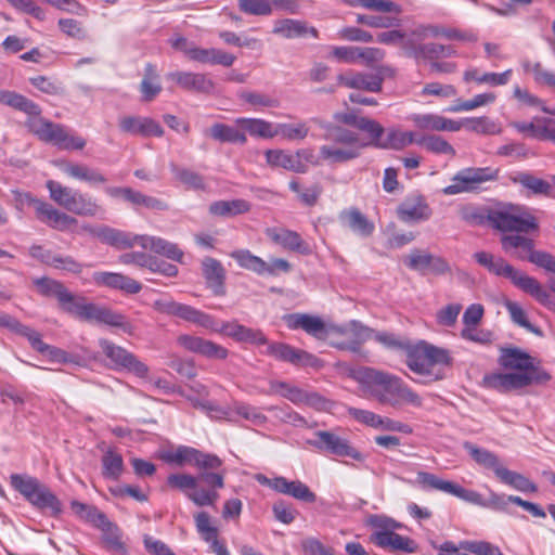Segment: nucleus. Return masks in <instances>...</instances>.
<instances>
[{"mask_svg":"<svg viewBox=\"0 0 555 555\" xmlns=\"http://www.w3.org/2000/svg\"><path fill=\"white\" fill-rule=\"evenodd\" d=\"M310 446L328 451H351L347 441L332 431H318L314 438L308 441Z\"/></svg>","mask_w":555,"mask_h":555,"instance_id":"42","label":"nucleus"},{"mask_svg":"<svg viewBox=\"0 0 555 555\" xmlns=\"http://www.w3.org/2000/svg\"><path fill=\"white\" fill-rule=\"evenodd\" d=\"M404 264L422 274L444 275L451 273V266L443 257L421 249H412Z\"/></svg>","mask_w":555,"mask_h":555,"instance_id":"11","label":"nucleus"},{"mask_svg":"<svg viewBox=\"0 0 555 555\" xmlns=\"http://www.w3.org/2000/svg\"><path fill=\"white\" fill-rule=\"evenodd\" d=\"M92 279L98 285L119 289L126 294L134 295L142 289V285L138 281L121 273L94 272Z\"/></svg>","mask_w":555,"mask_h":555,"instance_id":"26","label":"nucleus"},{"mask_svg":"<svg viewBox=\"0 0 555 555\" xmlns=\"http://www.w3.org/2000/svg\"><path fill=\"white\" fill-rule=\"evenodd\" d=\"M195 525L202 539L208 543L218 538V529L210 524V516L206 512L195 515Z\"/></svg>","mask_w":555,"mask_h":555,"instance_id":"61","label":"nucleus"},{"mask_svg":"<svg viewBox=\"0 0 555 555\" xmlns=\"http://www.w3.org/2000/svg\"><path fill=\"white\" fill-rule=\"evenodd\" d=\"M325 139L332 144L320 147V158L330 164H341L356 159L361 150L369 143L361 141L359 134L340 126L328 125L325 127Z\"/></svg>","mask_w":555,"mask_h":555,"instance_id":"5","label":"nucleus"},{"mask_svg":"<svg viewBox=\"0 0 555 555\" xmlns=\"http://www.w3.org/2000/svg\"><path fill=\"white\" fill-rule=\"evenodd\" d=\"M82 321L103 323L122 330H126L129 325L124 314L92 302L87 304Z\"/></svg>","mask_w":555,"mask_h":555,"instance_id":"22","label":"nucleus"},{"mask_svg":"<svg viewBox=\"0 0 555 555\" xmlns=\"http://www.w3.org/2000/svg\"><path fill=\"white\" fill-rule=\"evenodd\" d=\"M34 284L36 285L38 292L42 296L47 297H55L57 301L65 295L67 288L60 281L50 279V278H38L34 280Z\"/></svg>","mask_w":555,"mask_h":555,"instance_id":"57","label":"nucleus"},{"mask_svg":"<svg viewBox=\"0 0 555 555\" xmlns=\"http://www.w3.org/2000/svg\"><path fill=\"white\" fill-rule=\"evenodd\" d=\"M166 78L186 91L210 93L214 90V82L205 74L176 70Z\"/></svg>","mask_w":555,"mask_h":555,"instance_id":"19","label":"nucleus"},{"mask_svg":"<svg viewBox=\"0 0 555 555\" xmlns=\"http://www.w3.org/2000/svg\"><path fill=\"white\" fill-rule=\"evenodd\" d=\"M518 210V207L489 209V224L501 232L528 233L537 230L535 218L530 214H517Z\"/></svg>","mask_w":555,"mask_h":555,"instance_id":"9","label":"nucleus"},{"mask_svg":"<svg viewBox=\"0 0 555 555\" xmlns=\"http://www.w3.org/2000/svg\"><path fill=\"white\" fill-rule=\"evenodd\" d=\"M504 306L509 313L511 320L515 324L526 328L528 332L537 336H543V332L541 331V328L529 322L527 312L521 308L519 304L507 300L505 301Z\"/></svg>","mask_w":555,"mask_h":555,"instance_id":"49","label":"nucleus"},{"mask_svg":"<svg viewBox=\"0 0 555 555\" xmlns=\"http://www.w3.org/2000/svg\"><path fill=\"white\" fill-rule=\"evenodd\" d=\"M272 33L285 39L301 38L308 35L313 38L318 37L317 28L308 26L306 22L292 18L276 21Z\"/></svg>","mask_w":555,"mask_h":555,"instance_id":"30","label":"nucleus"},{"mask_svg":"<svg viewBox=\"0 0 555 555\" xmlns=\"http://www.w3.org/2000/svg\"><path fill=\"white\" fill-rule=\"evenodd\" d=\"M533 360L534 359L527 352L517 348L504 349L500 358L501 364L504 367L516 370L518 372H522L525 369H530Z\"/></svg>","mask_w":555,"mask_h":555,"instance_id":"41","label":"nucleus"},{"mask_svg":"<svg viewBox=\"0 0 555 555\" xmlns=\"http://www.w3.org/2000/svg\"><path fill=\"white\" fill-rule=\"evenodd\" d=\"M348 375L360 385L366 397L380 404L392 408H400L403 404L414 408L423 405L422 397L396 375L367 366L350 367Z\"/></svg>","mask_w":555,"mask_h":555,"instance_id":"1","label":"nucleus"},{"mask_svg":"<svg viewBox=\"0 0 555 555\" xmlns=\"http://www.w3.org/2000/svg\"><path fill=\"white\" fill-rule=\"evenodd\" d=\"M417 140L418 139H416L415 134L411 131L390 129L387 133V137L384 139L383 143L378 144L379 149L401 151L413 143L417 144Z\"/></svg>","mask_w":555,"mask_h":555,"instance_id":"47","label":"nucleus"},{"mask_svg":"<svg viewBox=\"0 0 555 555\" xmlns=\"http://www.w3.org/2000/svg\"><path fill=\"white\" fill-rule=\"evenodd\" d=\"M338 219L341 225L364 237L370 236L375 229L374 223L358 208L344 209L340 211Z\"/></svg>","mask_w":555,"mask_h":555,"instance_id":"33","label":"nucleus"},{"mask_svg":"<svg viewBox=\"0 0 555 555\" xmlns=\"http://www.w3.org/2000/svg\"><path fill=\"white\" fill-rule=\"evenodd\" d=\"M431 214L429 205L418 194L406 197L397 208L398 218L405 223L428 220Z\"/></svg>","mask_w":555,"mask_h":555,"instance_id":"18","label":"nucleus"},{"mask_svg":"<svg viewBox=\"0 0 555 555\" xmlns=\"http://www.w3.org/2000/svg\"><path fill=\"white\" fill-rule=\"evenodd\" d=\"M87 304L88 301L83 297L76 296L68 289L65 292V295L59 301L60 308L64 312L79 320H82Z\"/></svg>","mask_w":555,"mask_h":555,"instance_id":"52","label":"nucleus"},{"mask_svg":"<svg viewBox=\"0 0 555 555\" xmlns=\"http://www.w3.org/2000/svg\"><path fill=\"white\" fill-rule=\"evenodd\" d=\"M476 262L490 273L508 279L517 288L530 295L548 310H555V300L542 284L532 276L517 270L502 257H495L488 251H477L473 255Z\"/></svg>","mask_w":555,"mask_h":555,"instance_id":"3","label":"nucleus"},{"mask_svg":"<svg viewBox=\"0 0 555 555\" xmlns=\"http://www.w3.org/2000/svg\"><path fill=\"white\" fill-rule=\"evenodd\" d=\"M211 330L217 331L215 326ZM218 332L240 343L267 344V338L261 331L246 327L237 322H225Z\"/></svg>","mask_w":555,"mask_h":555,"instance_id":"29","label":"nucleus"},{"mask_svg":"<svg viewBox=\"0 0 555 555\" xmlns=\"http://www.w3.org/2000/svg\"><path fill=\"white\" fill-rule=\"evenodd\" d=\"M202 274L206 281L207 287L210 288L216 296H223L225 294V270L219 260L212 257H205L202 260Z\"/></svg>","mask_w":555,"mask_h":555,"instance_id":"25","label":"nucleus"},{"mask_svg":"<svg viewBox=\"0 0 555 555\" xmlns=\"http://www.w3.org/2000/svg\"><path fill=\"white\" fill-rule=\"evenodd\" d=\"M101 462L102 475L105 479H119L124 473V460L120 453H104Z\"/></svg>","mask_w":555,"mask_h":555,"instance_id":"53","label":"nucleus"},{"mask_svg":"<svg viewBox=\"0 0 555 555\" xmlns=\"http://www.w3.org/2000/svg\"><path fill=\"white\" fill-rule=\"evenodd\" d=\"M338 82L347 88L380 92V78L373 73L348 72L338 76Z\"/></svg>","mask_w":555,"mask_h":555,"instance_id":"31","label":"nucleus"},{"mask_svg":"<svg viewBox=\"0 0 555 555\" xmlns=\"http://www.w3.org/2000/svg\"><path fill=\"white\" fill-rule=\"evenodd\" d=\"M177 343L185 350L208 359L223 360L228 357V350L224 347L198 336L183 334L177 338Z\"/></svg>","mask_w":555,"mask_h":555,"instance_id":"15","label":"nucleus"},{"mask_svg":"<svg viewBox=\"0 0 555 555\" xmlns=\"http://www.w3.org/2000/svg\"><path fill=\"white\" fill-rule=\"evenodd\" d=\"M169 168H170V171L172 172V175L175 176V178L179 182L184 184L188 189H192V190H196V191H198V190L204 191L206 189V183H205L203 176H201L196 171L180 167L175 163H170Z\"/></svg>","mask_w":555,"mask_h":555,"instance_id":"44","label":"nucleus"},{"mask_svg":"<svg viewBox=\"0 0 555 555\" xmlns=\"http://www.w3.org/2000/svg\"><path fill=\"white\" fill-rule=\"evenodd\" d=\"M235 125L240 126L245 134L248 132L251 137L261 139L276 137L274 125L264 119L241 117L235 119Z\"/></svg>","mask_w":555,"mask_h":555,"instance_id":"39","label":"nucleus"},{"mask_svg":"<svg viewBox=\"0 0 555 555\" xmlns=\"http://www.w3.org/2000/svg\"><path fill=\"white\" fill-rule=\"evenodd\" d=\"M416 481L425 490H438L449 494L452 493L455 483L448 480H443L438 476L426 472H418L416 476Z\"/></svg>","mask_w":555,"mask_h":555,"instance_id":"56","label":"nucleus"},{"mask_svg":"<svg viewBox=\"0 0 555 555\" xmlns=\"http://www.w3.org/2000/svg\"><path fill=\"white\" fill-rule=\"evenodd\" d=\"M269 390L261 391L264 395H279L294 404H301L304 390L297 386L291 385L282 380H271L269 384Z\"/></svg>","mask_w":555,"mask_h":555,"instance_id":"46","label":"nucleus"},{"mask_svg":"<svg viewBox=\"0 0 555 555\" xmlns=\"http://www.w3.org/2000/svg\"><path fill=\"white\" fill-rule=\"evenodd\" d=\"M509 180L515 184L521 185L531 195L551 196L552 194V183L529 172L518 171L512 175Z\"/></svg>","mask_w":555,"mask_h":555,"instance_id":"35","label":"nucleus"},{"mask_svg":"<svg viewBox=\"0 0 555 555\" xmlns=\"http://www.w3.org/2000/svg\"><path fill=\"white\" fill-rule=\"evenodd\" d=\"M96 236L103 242L118 249H126L138 244L139 235L120 231L109 227H101L96 231Z\"/></svg>","mask_w":555,"mask_h":555,"instance_id":"36","label":"nucleus"},{"mask_svg":"<svg viewBox=\"0 0 555 555\" xmlns=\"http://www.w3.org/2000/svg\"><path fill=\"white\" fill-rule=\"evenodd\" d=\"M269 487L276 492L292 495L293 498L312 503L315 501V494L309 489L308 486L299 480L288 481L284 477H275L273 479L263 478Z\"/></svg>","mask_w":555,"mask_h":555,"instance_id":"24","label":"nucleus"},{"mask_svg":"<svg viewBox=\"0 0 555 555\" xmlns=\"http://www.w3.org/2000/svg\"><path fill=\"white\" fill-rule=\"evenodd\" d=\"M209 135L221 143H231L244 145L247 137L240 126H230L227 124L216 122L209 128Z\"/></svg>","mask_w":555,"mask_h":555,"instance_id":"38","label":"nucleus"},{"mask_svg":"<svg viewBox=\"0 0 555 555\" xmlns=\"http://www.w3.org/2000/svg\"><path fill=\"white\" fill-rule=\"evenodd\" d=\"M417 144L423 145L427 151L434 154H443L454 157L456 152L454 147L439 135H425L417 140Z\"/></svg>","mask_w":555,"mask_h":555,"instance_id":"54","label":"nucleus"},{"mask_svg":"<svg viewBox=\"0 0 555 555\" xmlns=\"http://www.w3.org/2000/svg\"><path fill=\"white\" fill-rule=\"evenodd\" d=\"M153 308L159 313L180 318L204 328H214V318L211 315L170 298L156 299L153 302Z\"/></svg>","mask_w":555,"mask_h":555,"instance_id":"10","label":"nucleus"},{"mask_svg":"<svg viewBox=\"0 0 555 555\" xmlns=\"http://www.w3.org/2000/svg\"><path fill=\"white\" fill-rule=\"evenodd\" d=\"M526 73H532L534 80L540 85H545L555 88V75L542 68L541 63L532 64L529 61L522 63Z\"/></svg>","mask_w":555,"mask_h":555,"instance_id":"64","label":"nucleus"},{"mask_svg":"<svg viewBox=\"0 0 555 555\" xmlns=\"http://www.w3.org/2000/svg\"><path fill=\"white\" fill-rule=\"evenodd\" d=\"M101 210V206L92 197L79 191L68 209L69 212L83 217H95Z\"/></svg>","mask_w":555,"mask_h":555,"instance_id":"48","label":"nucleus"},{"mask_svg":"<svg viewBox=\"0 0 555 555\" xmlns=\"http://www.w3.org/2000/svg\"><path fill=\"white\" fill-rule=\"evenodd\" d=\"M266 353L279 361L288 362L293 365L317 366L319 359L305 350L294 348L285 343L268 344Z\"/></svg>","mask_w":555,"mask_h":555,"instance_id":"14","label":"nucleus"},{"mask_svg":"<svg viewBox=\"0 0 555 555\" xmlns=\"http://www.w3.org/2000/svg\"><path fill=\"white\" fill-rule=\"evenodd\" d=\"M284 321L289 330H302L317 339L326 340L331 337V324L326 325L318 315L291 313L284 317Z\"/></svg>","mask_w":555,"mask_h":555,"instance_id":"12","label":"nucleus"},{"mask_svg":"<svg viewBox=\"0 0 555 555\" xmlns=\"http://www.w3.org/2000/svg\"><path fill=\"white\" fill-rule=\"evenodd\" d=\"M406 46L410 47L411 55L416 60L435 61L440 57H450L455 54L452 46H444L439 43H414L413 40H408Z\"/></svg>","mask_w":555,"mask_h":555,"instance_id":"32","label":"nucleus"},{"mask_svg":"<svg viewBox=\"0 0 555 555\" xmlns=\"http://www.w3.org/2000/svg\"><path fill=\"white\" fill-rule=\"evenodd\" d=\"M499 179V169L492 167H466L459 170L452 178L451 184L442 189L448 196L462 193H479L486 190L488 182Z\"/></svg>","mask_w":555,"mask_h":555,"instance_id":"7","label":"nucleus"},{"mask_svg":"<svg viewBox=\"0 0 555 555\" xmlns=\"http://www.w3.org/2000/svg\"><path fill=\"white\" fill-rule=\"evenodd\" d=\"M405 364L415 374L426 376L429 380H440L444 377L443 367L452 365L449 350L420 341L405 347Z\"/></svg>","mask_w":555,"mask_h":555,"instance_id":"4","label":"nucleus"},{"mask_svg":"<svg viewBox=\"0 0 555 555\" xmlns=\"http://www.w3.org/2000/svg\"><path fill=\"white\" fill-rule=\"evenodd\" d=\"M501 473L502 476H500L499 479L501 482L526 493H534L538 491V487L535 486V483L530 481L524 475L509 470L507 468H505V470Z\"/></svg>","mask_w":555,"mask_h":555,"instance_id":"50","label":"nucleus"},{"mask_svg":"<svg viewBox=\"0 0 555 555\" xmlns=\"http://www.w3.org/2000/svg\"><path fill=\"white\" fill-rule=\"evenodd\" d=\"M230 256L237 262V264L246 270L253 271L258 275H262V269H264V260L248 249H238L230 254Z\"/></svg>","mask_w":555,"mask_h":555,"instance_id":"51","label":"nucleus"},{"mask_svg":"<svg viewBox=\"0 0 555 555\" xmlns=\"http://www.w3.org/2000/svg\"><path fill=\"white\" fill-rule=\"evenodd\" d=\"M474 461L485 469L493 472L495 477L500 479L501 472L505 470V466L494 453H470Z\"/></svg>","mask_w":555,"mask_h":555,"instance_id":"60","label":"nucleus"},{"mask_svg":"<svg viewBox=\"0 0 555 555\" xmlns=\"http://www.w3.org/2000/svg\"><path fill=\"white\" fill-rule=\"evenodd\" d=\"M238 98L245 103L249 104L254 109L278 106L276 100L260 92L244 90L238 93Z\"/></svg>","mask_w":555,"mask_h":555,"instance_id":"59","label":"nucleus"},{"mask_svg":"<svg viewBox=\"0 0 555 555\" xmlns=\"http://www.w3.org/2000/svg\"><path fill=\"white\" fill-rule=\"evenodd\" d=\"M36 218L40 222L57 231H65L69 227L77 224L76 218L56 209L48 202H44L43 205H41Z\"/></svg>","mask_w":555,"mask_h":555,"instance_id":"28","label":"nucleus"},{"mask_svg":"<svg viewBox=\"0 0 555 555\" xmlns=\"http://www.w3.org/2000/svg\"><path fill=\"white\" fill-rule=\"evenodd\" d=\"M373 334V328L358 320H350L344 324H331L330 344L336 349L358 353Z\"/></svg>","mask_w":555,"mask_h":555,"instance_id":"8","label":"nucleus"},{"mask_svg":"<svg viewBox=\"0 0 555 555\" xmlns=\"http://www.w3.org/2000/svg\"><path fill=\"white\" fill-rule=\"evenodd\" d=\"M463 125H465L467 130L479 134H499L501 132V128L486 116L466 118L464 122H462V126Z\"/></svg>","mask_w":555,"mask_h":555,"instance_id":"58","label":"nucleus"},{"mask_svg":"<svg viewBox=\"0 0 555 555\" xmlns=\"http://www.w3.org/2000/svg\"><path fill=\"white\" fill-rule=\"evenodd\" d=\"M266 235L274 244L280 245L287 250L296 251L305 256L312 253L310 245L302 240L299 233L295 231L273 227L266 230Z\"/></svg>","mask_w":555,"mask_h":555,"instance_id":"17","label":"nucleus"},{"mask_svg":"<svg viewBox=\"0 0 555 555\" xmlns=\"http://www.w3.org/2000/svg\"><path fill=\"white\" fill-rule=\"evenodd\" d=\"M193 466L201 473L218 470L222 461L215 453H193Z\"/></svg>","mask_w":555,"mask_h":555,"instance_id":"63","label":"nucleus"},{"mask_svg":"<svg viewBox=\"0 0 555 555\" xmlns=\"http://www.w3.org/2000/svg\"><path fill=\"white\" fill-rule=\"evenodd\" d=\"M372 540L379 547L390 548L393 552L400 551L410 554L417 550L414 540L393 531H377L373 534Z\"/></svg>","mask_w":555,"mask_h":555,"instance_id":"27","label":"nucleus"},{"mask_svg":"<svg viewBox=\"0 0 555 555\" xmlns=\"http://www.w3.org/2000/svg\"><path fill=\"white\" fill-rule=\"evenodd\" d=\"M517 259L528 260L529 262L543 268L547 272L555 273V258L546 251L534 250L530 256L517 254Z\"/></svg>","mask_w":555,"mask_h":555,"instance_id":"62","label":"nucleus"},{"mask_svg":"<svg viewBox=\"0 0 555 555\" xmlns=\"http://www.w3.org/2000/svg\"><path fill=\"white\" fill-rule=\"evenodd\" d=\"M118 126L120 131L133 135L160 138L164 134L162 126L149 117L125 116Z\"/></svg>","mask_w":555,"mask_h":555,"instance_id":"20","label":"nucleus"},{"mask_svg":"<svg viewBox=\"0 0 555 555\" xmlns=\"http://www.w3.org/2000/svg\"><path fill=\"white\" fill-rule=\"evenodd\" d=\"M410 120L421 130L455 132L462 128L461 121L452 120L434 113L413 114L410 116Z\"/></svg>","mask_w":555,"mask_h":555,"instance_id":"23","label":"nucleus"},{"mask_svg":"<svg viewBox=\"0 0 555 555\" xmlns=\"http://www.w3.org/2000/svg\"><path fill=\"white\" fill-rule=\"evenodd\" d=\"M266 160L271 167L283 168L297 173H305L307 165L299 163L298 156L282 150H268Z\"/></svg>","mask_w":555,"mask_h":555,"instance_id":"34","label":"nucleus"},{"mask_svg":"<svg viewBox=\"0 0 555 555\" xmlns=\"http://www.w3.org/2000/svg\"><path fill=\"white\" fill-rule=\"evenodd\" d=\"M0 104L29 115L25 125L42 142L53 144L61 150H82L86 145L83 138L70 133L65 126L40 117V106L23 94L0 90Z\"/></svg>","mask_w":555,"mask_h":555,"instance_id":"2","label":"nucleus"},{"mask_svg":"<svg viewBox=\"0 0 555 555\" xmlns=\"http://www.w3.org/2000/svg\"><path fill=\"white\" fill-rule=\"evenodd\" d=\"M412 36L420 41L437 37H444L449 40L477 41V36L472 31H461L438 25H420L412 30Z\"/></svg>","mask_w":555,"mask_h":555,"instance_id":"21","label":"nucleus"},{"mask_svg":"<svg viewBox=\"0 0 555 555\" xmlns=\"http://www.w3.org/2000/svg\"><path fill=\"white\" fill-rule=\"evenodd\" d=\"M232 411L255 426H262L268 421L267 416L258 408L245 402L234 401Z\"/></svg>","mask_w":555,"mask_h":555,"instance_id":"55","label":"nucleus"},{"mask_svg":"<svg viewBox=\"0 0 555 555\" xmlns=\"http://www.w3.org/2000/svg\"><path fill=\"white\" fill-rule=\"evenodd\" d=\"M46 188L49 191L50 198L68 211L78 190L65 186L54 180H48Z\"/></svg>","mask_w":555,"mask_h":555,"instance_id":"43","label":"nucleus"},{"mask_svg":"<svg viewBox=\"0 0 555 555\" xmlns=\"http://www.w3.org/2000/svg\"><path fill=\"white\" fill-rule=\"evenodd\" d=\"M10 483L36 509L48 513L54 518L63 513L60 499L38 478L27 474H12Z\"/></svg>","mask_w":555,"mask_h":555,"instance_id":"6","label":"nucleus"},{"mask_svg":"<svg viewBox=\"0 0 555 555\" xmlns=\"http://www.w3.org/2000/svg\"><path fill=\"white\" fill-rule=\"evenodd\" d=\"M191 53L193 61L203 64L222 65L224 67L232 66L236 60L235 55L216 48L204 49L197 47V49L192 50Z\"/></svg>","mask_w":555,"mask_h":555,"instance_id":"37","label":"nucleus"},{"mask_svg":"<svg viewBox=\"0 0 555 555\" xmlns=\"http://www.w3.org/2000/svg\"><path fill=\"white\" fill-rule=\"evenodd\" d=\"M250 208V203L243 198L217 201L209 205V214L218 217L230 218L246 214Z\"/></svg>","mask_w":555,"mask_h":555,"instance_id":"40","label":"nucleus"},{"mask_svg":"<svg viewBox=\"0 0 555 555\" xmlns=\"http://www.w3.org/2000/svg\"><path fill=\"white\" fill-rule=\"evenodd\" d=\"M105 191L111 197H121L133 207H145L151 210L159 211L168 209V205L164 201L145 195L131 188L109 186Z\"/></svg>","mask_w":555,"mask_h":555,"instance_id":"16","label":"nucleus"},{"mask_svg":"<svg viewBox=\"0 0 555 555\" xmlns=\"http://www.w3.org/2000/svg\"><path fill=\"white\" fill-rule=\"evenodd\" d=\"M99 344L104 354L117 366L124 367L139 377H145L147 375L149 367L126 349L106 339H101Z\"/></svg>","mask_w":555,"mask_h":555,"instance_id":"13","label":"nucleus"},{"mask_svg":"<svg viewBox=\"0 0 555 555\" xmlns=\"http://www.w3.org/2000/svg\"><path fill=\"white\" fill-rule=\"evenodd\" d=\"M512 76V69H507L503 73H483L480 74L478 69H469L464 73L465 81H476L478 83H486L489 86H504L506 85Z\"/></svg>","mask_w":555,"mask_h":555,"instance_id":"45","label":"nucleus"}]
</instances>
